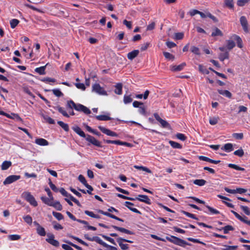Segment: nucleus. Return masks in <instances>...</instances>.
<instances>
[{"label": "nucleus", "mask_w": 250, "mask_h": 250, "mask_svg": "<svg viewBox=\"0 0 250 250\" xmlns=\"http://www.w3.org/2000/svg\"><path fill=\"white\" fill-rule=\"evenodd\" d=\"M21 238V235L19 234H11L8 235V239L11 241L18 240Z\"/></svg>", "instance_id": "nucleus-41"}, {"label": "nucleus", "mask_w": 250, "mask_h": 250, "mask_svg": "<svg viewBox=\"0 0 250 250\" xmlns=\"http://www.w3.org/2000/svg\"><path fill=\"white\" fill-rule=\"evenodd\" d=\"M123 24L125 25L128 29H130L132 28V22L129 21H127L126 20L123 21Z\"/></svg>", "instance_id": "nucleus-62"}, {"label": "nucleus", "mask_w": 250, "mask_h": 250, "mask_svg": "<svg viewBox=\"0 0 250 250\" xmlns=\"http://www.w3.org/2000/svg\"><path fill=\"white\" fill-rule=\"evenodd\" d=\"M100 244L106 248V250H117V248L107 244L106 243L103 241L102 240L100 243Z\"/></svg>", "instance_id": "nucleus-29"}, {"label": "nucleus", "mask_w": 250, "mask_h": 250, "mask_svg": "<svg viewBox=\"0 0 250 250\" xmlns=\"http://www.w3.org/2000/svg\"><path fill=\"white\" fill-rule=\"evenodd\" d=\"M244 152L242 148H240L237 150H236L234 152V154L235 155L238 156L239 157H242L244 155Z\"/></svg>", "instance_id": "nucleus-55"}, {"label": "nucleus", "mask_w": 250, "mask_h": 250, "mask_svg": "<svg viewBox=\"0 0 250 250\" xmlns=\"http://www.w3.org/2000/svg\"><path fill=\"white\" fill-rule=\"evenodd\" d=\"M42 117H43V119H44V120H45V121L46 122L48 123L49 124H55L54 120L53 119H52L51 117L47 116H45V115H42Z\"/></svg>", "instance_id": "nucleus-47"}, {"label": "nucleus", "mask_w": 250, "mask_h": 250, "mask_svg": "<svg viewBox=\"0 0 250 250\" xmlns=\"http://www.w3.org/2000/svg\"><path fill=\"white\" fill-rule=\"evenodd\" d=\"M67 106L70 110L74 108L76 110L81 111L83 105L81 104H76L73 101H70L67 102Z\"/></svg>", "instance_id": "nucleus-4"}, {"label": "nucleus", "mask_w": 250, "mask_h": 250, "mask_svg": "<svg viewBox=\"0 0 250 250\" xmlns=\"http://www.w3.org/2000/svg\"><path fill=\"white\" fill-rule=\"evenodd\" d=\"M134 168L139 169V170H142L143 171H145L148 173H151V171L148 168L143 167V166H134Z\"/></svg>", "instance_id": "nucleus-42"}, {"label": "nucleus", "mask_w": 250, "mask_h": 250, "mask_svg": "<svg viewBox=\"0 0 250 250\" xmlns=\"http://www.w3.org/2000/svg\"><path fill=\"white\" fill-rule=\"evenodd\" d=\"M199 71L202 74H208L209 70L207 69L204 66L199 64L198 65Z\"/></svg>", "instance_id": "nucleus-39"}, {"label": "nucleus", "mask_w": 250, "mask_h": 250, "mask_svg": "<svg viewBox=\"0 0 250 250\" xmlns=\"http://www.w3.org/2000/svg\"><path fill=\"white\" fill-rule=\"evenodd\" d=\"M166 239L169 242H172V243H174V244H176V243H177V239H177V237L176 236H171L170 237L167 236V237H166Z\"/></svg>", "instance_id": "nucleus-52"}, {"label": "nucleus", "mask_w": 250, "mask_h": 250, "mask_svg": "<svg viewBox=\"0 0 250 250\" xmlns=\"http://www.w3.org/2000/svg\"><path fill=\"white\" fill-rule=\"evenodd\" d=\"M101 236L104 238L105 239H106V240L109 241L110 242H111L112 244H114V245H116V243L114 241V240L111 238V237H109L108 236H107L106 235H101Z\"/></svg>", "instance_id": "nucleus-60"}, {"label": "nucleus", "mask_w": 250, "mask_h": 250, "mask_svg": "<svg viewBox=\"0 0 250 250\" xmlns=\"http://www.w3.org/2000/svg\"><path fill=\"white\" fill-rule=\"evenodd\" d=\"M230 38L234 41H235L237 43V46L240 48L243 47V43L241 38L236 34L232 35Z\"/></svg>", "instance_id": "nucleus-14"}, {"label": "nucleus", "mask_w": 250, "mask_h": 250, "mask_svg": "<svg viewBox=\"0 0 250 250\" xmlns=\"http://www.w3.org/2000/svg\"><path fill=\"white\" fill-rule=\"evenodd\" d=\"M97 212L98 213H101L104 215H105V216H107L108 217H109L111 218H113V219H114L116 220H118V221H121V222H124V220L117 216H116L115 215L112 214H111L109 212H105V211H104L103 210H101V209H98L97 210Z\"/></svg>", "instance_id": "nucleus-11"}, {"label": "nucleus", "mask_w": 250, "mask_h": 250, "mask_svg": "<svg viewBox=\"0 0 250 250\" xmlns=\"http://www.w3.org/2000/svg\"><path fill=\"white\" fill-rule=\"evenodd\" d=\"M115 87L114 92L118 95H121L122 93V84L121 83H118L115 85Z\"/></svg>", "instance_id": "nucleus-24"}, {"label": "nucleus", "mask_w": 250, "mask_h": 250, "mask_svg": "<svg viewBox=\"0 0 250 250\" xmlns=\"http://www.w3.org/2000/svg\"><path fill=\"white\" fill-rule=\"evenodd\" d=\"M176 136L178 139H179L182 141H185L187 139V137L185 136L184 134H182V133H177L176 135Z\"/></svg>", "instance_id": "nucleus-63"}, {"label": "nucleus", "mask_w": 250, "mask_h": 250, "mask_svg": "<svg viewBox=\"0 0 250 250\" xmlns=\"http://www.w3.org/2000/svg\"><path fill=\"white\" fill-rule=\"evenodd\" d=\"M190 50L193 53L196 55H199L200 54L199 48L197 47L194 46H191Z\"/></svg>", "instance_id": "nucleus-49"}, {"label": "nucleus", "mask_w": 250, "mask_h": 250, "mask_svg": "<svg viewBox=\"0 0 250 250\" xmlns=\"http://www.w3.org/2000/svg\"><path fill=\"white\" fill-rule=\"evenodd\" d=\"M177 239V243H176V245H177L180 246H184V245L191 246L190 244L187 242L185 240H182L179 238L177 237V239Z\"/></svg>", "instance_id": "nucleus-31"}, {"label": "nucleus", "mask_w": 250, "mask_h": 250, "mask_svg": "<svg viewBox=\"0 0 250 250\" xmlns=\"http://www.w3.org/2000/svg\"><path fill=\"white\" fill-rule=\"evenodd\" d=\"M21 178L20 175H12L8 176L4 181V185L10 184Z\"/></svg>", "instance_id": "nucleus-5"}, {"label": "nucleus", "mask_w": 250, "mask_h": 250, "mask_svg": "<svg viewBox=\"0 0 250 250\" xmlns=\"http://www.w3.org/2000/svg\"><path fill=\"white\" fill-rule=\"evenodd\" d=\"M228 167H229L234 168L237 170H241V171L245 170V169L244 168L240 167L238 166L235 165V164H229L228 165Z\"/></svg>", "instance_id": "nucleus-46"}, {"label": "nucleus", "mask_w": 250, "mask_h": 250, "mask_svg": "<svg viewBox=\"0 0 250 250\" xmlns=\"http://www.w3.org/2000/svg\"><path fill=\"white\" fill-rule=\"evenodd\" d=\"M117 196L121 198L124 199H126V200H130V201H135V199H134V198L126 196L123 194H119V193L117 194Z\"/></svg>", "instance_id": "nucleus-54"}, {"label": "nucleus", "mask_w": 250, "mask_h": 250, "mask_svg": "<svg viewBox=\"0 0 250 250\" xmlns=\"http://www.w3.org/2000/svg\"><path fill=\"white\" fill-rule=\"evenodd\" d=\"M187 239L188 241L192 242H194V243H200V244H201L204 245H206L205 243H204L203 242H201L199 240L197 239H194V238H192L189 237V238H188Z\"/></svg>", "instance_id": "nucleus-59"}, {"label": "nucleus", "mask_w": 250, "mask_h": 250, "mask_svg": "<svg viewBox=\"0 0 250 250\" xmlns=\"http://www.w3.org/2000/svg\"><path fill=\"white\" fill-rule=\"evenodd\" d=\"M219 120V117H214L213 118H210L209 119V122L210 125H215L217 124Z\"/></svg>", "instance_id": "nucleus-45"}, {"label": "nucleus", "mask_w": 250, "mask_h": 250, "mask_svg": "<svg viewBox=\"0 0 250 250\" xmlns=\"http://www.w3.org/2000/svg\"><path fill=\"white\" fill-rule=\"evenodd\" d=\"M134 199H135V200H137L148 205L151 204L150 199L148 198V196L146 195H139L138 197H136Z\"/></svg>", "instance_id": "nucleus-13"}, {"label": "nucleus", "mask_w": 250, "mask_h": 250, "mask_svg": "<svg viewBox=\"0 0 250 250\" xmlns=\"http://www.w3.org/2000/svg\"><path fill=\"white\" fill-rule=\"evenodd\" d=\"M221 149L227 151H231L233 150V145L230 143L226 144Z\"/></svg>", "instance_id": "nucleus-36"}, {"label": "nucleus", "mask_w": 250, "mask_h": 250, "mask_svg": "<svg viewBox=\"0 0 250 250\" xmlns=\"http://www.w3.org/2000/svg\"><path fill=\"white\" fill-rule=\"evenodd\" d=\"M229 54L227 51H225L224 53H220L219 55V59L221 61H224L225 59H229Z\"/></svg>", "instance_id": "nucleus-28"}, {"label": "nucleus", "mask_w": 250, "mask_h": 250, "mask_svg": "<svg viewBox=\"0 0 250 250\" xmlns=\"http://www.w3.org/2000/svg\"><path fill=\"white\" fill-rule=\"evenodd\" d=\"M41 199L43 203L44 204L51 206V205H53L52 202H54V199L53 197H46L45 196H42L41 197Z\"/></svg>", "instance_id": "nucleus-15"}, {"label": "nucleus", "mask_w": 250, "mask_h": 250, "mask_svg": "<svg viewBox=\"0 0 250 250\" xmlns=\"http://www.w3.org/2000/svg\"><path fill=\"white\" fill-rule=\"evenodd\" d=\"M206 181L204 179H196L193 181V183L199 186H203L206 183Z\"/></svg>", "instance_id": "nucleus-33"}, {"label": "nucleus", "mask_w": 250, "mask_h": 250, "mask_svg": "<svg viewBox=\"0 0 250 250\" xmlns=\"http://www.w3.org/2000/svg\"><path fill=\"white\" fill-rule=\"evenodd\" d=\"M127 241V239L122 238L121 237L117 239V242L118 243L120 247L123 250H126L128 249V245L127 244H123V242Z\"/></svg>", "instance_id": "nucleus-12"}, {"label": "nucleus", "mask_w": 250, "mask_h": 250, "mask_svg": "<svg viewBox=\"0 0 250 250\" xmlns=\"http://www.w3.org/2000/svg\"><path fill=\"white\" fill-rule=\"evenodd\" d=\"M186 66V63L183 62L178 65H171L170 66V70L172 71H179L182 70Z\"/></svg>", "instance_id": "nucleus-17"}, {"label": "nucleus", "mask_w": 250, "mask_h": 250, "mask_svg": "<svg viewBox=\"0 0 250 250\" xmlns=\"http://www.w3.org/2000/svg\"><path fill=\"white\" fill-rule=\"evenodd\" d=\"M47 238H46L45 240L50 244L55 247H58L60 243L58 241L54 239V235L52 233H48L47 234Z\"/></svg>", "instance_id": "nucleus-2"}, {"label": "nucleus", "mask_w": 250, "mask_h": 250, "mask_svg": "<svg viewBox=\"0 0 250 250\" xmlns=\"http://www.w3.org/2000/svg\"><path fill=\"white\" fill-rule=\"evenodd\" d=\"M47 65V64H46L44 66H41L40 67L36 68L35 69V71L37 73L40 74V75H42V74H45V68H46V66Z\"/></svg>", "instance_id": "nucleus-32"}, {"label": "nucleus", "mask_w": 250, "mask_h": 250, "mask_svg": "<svg viewBox=\"0 0 250 250\" xmlns=\"http://www.w3.org/2000/svg\"><path fill=\"white\" fill-rule=\"evenodd\" d=\"M20 21L16 19H12L10 21V26L12 28H15L19 23Z\"/></svg>", "instance_id": "nucleus-40"}, {"label": "nucleus", "mask_w": 250, "mask_h": 250, "mask_svg": "<svg viewBox=\"0 0 250 250\" xmlns=\"http://www.w3.org/2000/svg\"><path fill=\"white\" fill-rule=\"evenodd\" d=\"M250 0H238L237 1V4L239 6H244L246 3H248Z\"/></svg>", "instance_id": "nucleus-51"}, {"label": "nucleus", "mask_w": 250, "mask_h": 250, "mask_svg": "<svg viewBox=\"0 0 250 250\" xmlns=\"http://www.w3.org/2000/svg\"><path fill=\"white\" fill-rule=\"evenodd\" d=\"M53 205H51V206L54 207L55 208H56L57 210H60L62 209V205L59 202H55L54 201V202H52Z\"/></svg>", "instance_id": "nucleus-48"}, {"label": "nucleus", "mask_w": 250, "mask_h": 250, "mask_svg": "<svg viewBox=\"0 0 250 250\" xmlns=\"http://www.w3.org/2000/svg\"><path fill=\"white\" fill-rule=\"evenodd\" d=\"M84 237L85 239L91 241H96L97 243L100 244V243L101 241V239L98 236H94L93 237H89L88 234H85Z\"/></svg>", "instance_id": "nucleus-25"}, {"label": "nucleus", "mask_w": 250, "mask_h": 250, "mask_svg": "<svg viewBox=\"0 0 250 250\" xmlns=\"http://www.w3.org/2000/svg\"><path fill=\"white\" fill-rule=\"evenodd\" d=\"M223 229L224 230V232L225 234H227L229 233V230H233L234 228L232 226L230 225H227L221 229H219L220 230Z\"/></svg>", "instance_id": "nucleus-35"}, {"label": "nucleus", "mask_w": 250, "mask_h": 250, "mask_svg": "<svg viewBox=\"0 0 250 250\" xmlns=\"http://www.w3.org/2000/svg\"><path fill=\"white\" fill-rule=\"evenodd\" d=\"M73 130L77 133L78 134H79L80 136L82 137L85 138L86 135H85V133L82 130V129L78 126H75L73 127Z\"/></svg>", "instance_id": "nucleus-22"}, {"label": "nucleus", "mask_w": 250, "mask_h": 250, "mask_svg": "<svg viewBox=\"0 0 250 250\" xmlns=\"http://www.w3.org/2000/svg\"><path fill=\"white\" fill-rule=\"evenodd\" d=\"M85 139L86 141L90 142L91 144H93V145L98 146V147H101V143L99 141H98L97 140H96L94 137L91 136L89 135H87Z\"/></svg>", "instance_id": "nucleus-8"}, {"label": "nucleus", "mask_w": 250, "mask_h": 250, "mask_svg": "<svg viewBox=\"0 0 250 250\" xmlns=\"http://www.w3.org/2000/svg\"><path fill=\"white\" fill-rule=\"evenodd\" d=\"M21 197L28 202L31 206L36 207L38 206V203L34 197L29 191H24L21 194Z\"/></svg>", "instance_id": "nucleus-1"}, {"label": "nucleus", "mask_w": 250, "mask_h": 250, "mask_svg": "<svg viewBox=\"0 0 250 250\" xmlns=\"http://www.w3.org/2000/svg\"><path fill=\"white\" fill-rule=\"evenodd\" d=\"M52 213L53 216L58 220H61L62 219V215L61 213L53 211Z\"/></svg>", "instance_id": "nucleus-57"}, {"label": "nucleus", "mask_w": 250, "mask_h": 250, "mask_svg": "<svg viewBox=\"0 0 250 250\" xmlns=\"http://www.w3.org/2000/svg\"><path fill=\"white\" fill-rule=\"evenodd\" d=\"M78 180L85 186L86 185V184H87L86 180H85L84 177L82 175H80L78 176Z\"/></svg>", "instance_id": "nucleus-53"}, {"label": "nucleus", "mask_w": 250, "mask_h": 250, "mask_svg": "<svg viewBox=\"0 0 250 250\" xmlns=\"http://www.w3.org/2000/svg\"><path fill=\"white\" fill-rule=\"evenodd\" d=\"M12 165V163L10 161H4L1 166V168L3 170L7 169Z\"/></svg>", "instance_id": "nucleus-26"}, {"label": "nucleus", "mask_w": 250, "mask_h": 250, "mask_svg": "<svg viewBox=\"0 0 250 250\" xmlns=\"http://www.w3.org/2000/svg\"><path fill=\"white\" fill-rule=\"evenodd\" d=\"M163 54L165 58L168 60L173 61L175 59L174 56L168 52H164Z\"/></svg>", "instance_id": "nucleus-37"}, {"label": "nucleus", "mask_w": 250, "mask_h": 250, "mask_svg": "<svg viewBox=\"0 0 250 250\" xmlns=\"http://www.w3.org/2000/svg\"><path fill=\"white\" fill-rule=\"evenodd\" d=\"M23 219L24 221L28 225H31L32 223V218L29 215H27L23 216Z\"/></svg>", "instance_id": "nucleus-44"}, {"label": "nucleus", "mask_w": 250, "mask_h": 250, "mask_svg": "<svg viewBox=\"0 0 250 250\" xmlns=\"http://www.w3.org/2000/svg\"><path fill=\"white\" fill-rule=\"evenodd\" d=\"M98 128L103 133H104L108 136H115V137L118 136V135L116 133L113 132L108 129L105 128L104 127L99 126L98 127Z\"/></svg>", "instance_id": "nucleus-10"}, {"label": "nucleus", "mask_w": 250, "mask_h": 250, "mask_svg": "<svg viewBox=\"0 0 250 250\" xmlns=\"http://www.w3.org/2000/svg\"><path fill=\"white\" fill-rule=\"evenodd\" d=\"M37 232L39 235L42 236H44L46 235L44 229L39 224H37Z\"/></svg>", "instance_id": "nucleus-21"}, {"label": "nucleus", "mask_w": 250, "mask_h": 250, "mask_svg": "<svg viewBox=\"0 0 250 250\" xmlns=\"http://www.w3.org/2000/svg\"><path fill=\"white\" fill-rule=\"evenodd\" d=\"M218 92L220 94L225 95L229 98H230L231 97V93L228 90H223L219 89L218 90Z\"/></svg>", "instance_id": "nucleus-30"}, {"label": "nucleus", "mask_w": 250, "mask_h": 250, "mask_svg": "<svg viewBox=\"0 0 250 250\" xmlns=\"http://www.w3.org/2000/svg\"><path fill=\"white\" fill-rule=\"evenodd\" d=\"M48 180H49L48 184H49V186H50V188H51V189L55 192H57L59 191L61 192V193L62 194V188L59 189L56 187V186L54 184H53V183L52 182V181L50 178L48 179Z\"/></svg>", "instance_id": "nucleus-18"}, {"label": "nucleus", "mask_w": 250, "mask_h": 250, "mask_svg": "<svg viewBox=\"0 0 250 250\" xmlns=\"http://www.w3.org/2000/svg\"><path fill=\"white\" fill-rule=\"evenodd\" d=\"M35 143L41 146H45L48 145V142L43 138H38L35 140Z\"/></svg>", "instance_id": "nucleus-19"}, {"label": "nucleus", "mask_w": 250, "mask_h": 250, "mask_svg": "<svg viewBox=\"0 0 250 250\" xmlns=\"http://www.w3.org/2000/svg\"><path fill=\"white\" fill-rule=\"evenodd\" d=\"M224 189L227 192H229V193H231V194H235L236 193L242 194V193H245L247 191V190L246 189L240 188H237L236 189H230L227 187H225L224 188Z\"/></svg>", "instance_id": "nucleus-7"}, {"label": "nucleus", "mask_w": 250, "mask_h": 250, "mask_svg": "<svg viewBox=\"0 0 250 250\" xmlns=\"http://www.w3.org/2000/svg\"><path fill=\"white\" fill-rule=\"evenodd\" d=\"M240 22L245 32H248V21L245 16H241L240 18Z\"/></svg>", "instance_id": "nucleus-9"}, {"label": "nucleus", "mask_w": 250, "mask_h": 250, "mask_svg": "<svg viewBox=\"0 0 250 250\" xmlns=\"http://www.w3.org/2000/svg\"><path fill=\"white\" fill-rule=\"evenodd\" d=\"M225 5L229 9H233L234 7L233 0H224Z\"/></svg>", "instance_id": "nucleus-34"}, {"label": "nucleus", "mask_w": 250, "mask_h": 250, "mask_svg": "<svg viewBox=\"0 0 250 250\" xmlns=\"http://www.w3.org/2000/svg\"><path fill=\"white\" fill-rule=\"evenodd\" d=\"M153 115L156 120L161 124V126L163 127L171 129V126L166 121L161 118L157 113H155L153 114Z\"/></svg>", "instance_id": "nucleus-3"}, {"label": "nucleus", "mask_w": 250, "mask_h": 250, "mask_svg": "<svg viewBox=\"0 0 250 250\" xmlns=\"http://www.w3.org/2000/svg\"><path fill=\"white\" fill-rule=\"evenodd\" d=\"M96 118L100 121H107L111 119L110 117L104 115L96 116Z\"/></svg>", "instance_id": "nucleus-38"}, {"label": "nucleus", "mask_w": 250, "mask_h": 250, "mask_svg": "<svg viewBox=\"0 0 250 250\" xmlns=\"http://www.w3.org/2000/svg\"><path fill=\"white\" fill-rule=\"evenodd\" d=\"M93 91L100 95H106V92L102 87L99 84H95L92 86Z\"/></svg>", "instance_id": "nucleus-6"}, {"label": "nucleus", "mask_w": 250, "mask_h": 250, "mask_svg": "<svg viewBox=\"0 0 250 250\" xmlns=\"http://www.w3.org/2000/svg\"><path fill=\"white\" fill-rule=\"evenodd\" d=\"M223 34L222 32L218 28L215 27L213 29V31L211 33V36L216 37V36H223Z\"/></svg>", "instance_id": "nucleus-23"}, {"label": "nucleus", "mask_w": 250, "mask_h": 250, "mask_svg": "<svg viewBox=\"0 0 250 250\" xmlns=\"http://www.w3.org/2000/svg\"><path fill=\"white\" fill-rule=\"evenodd\" d=\"M182 212L189 217H190V218L195 219V220H198V218L193 214H191L190 213H189L188 212H187V211H184V210L182 211Z\"/></svg>", "instance_id": "nucleus-56"}, {"label": "nucleus", "mask_w": 250, "mask_h": 250, "mask_svg": "<svg viewBox=\"0 0 250 250\" xmlns=\"http://www.w3.org/2000/svg\"><path fill=\"white\" fill-rule=\"evenodd\" d=\"M139 53L138 50H134L127 54V58L129 60H132L138 56Z\"/></svg>", "instance_id": "nucleus-20"}, {"label": "nucleus", "mask_w": 250, "mask_h": 250, "mask_svg": "<svg viewBox=\"0 0 250 250\" xmlns=\"http://www.w3.org/2000/svg\"><path fill=\"white\" fill-rule=\"evenodd\" d=\"M112 227L113 228H114V229H115L116 230L120 231L122 232L125 233L130 234V235L134 234V233L132 231H131L128 229H125L124 228H121V227H117V226H114V225L112 226Z\"/></svg>", "instance_id": "nucleus-16"}, {"label": "nucleus", "mask_w": 250, "mask_h": 250, "mask_svg": "<svg viewBox=\"0 0 250 250\" xmlns=\"http://www.w3.org/2000/svg\"><path fill=\"white\" fill-rule=\"evenodd\" d=\"M169 143L171 145V146L173 148L179 149L182 148V146L178 143L172 141H170L169 142Z\"/></svg>", "instance_id": "nucleus-43"}, {"label": "nucleus", "mask_w": 250, "mask_h": 250, "mask_svg": "<svg viewBox=\"0 0 250 250\" xmlns=\"http://www.w3.org/2000/svg\"><path fill=\"white\" fill-rule=\"evenodd\" d=\"M224 248H222V250H234L236 248H237V246H227V245H224L223 246Z\"/></svg>", "instance_id": "nucleus-50"}, {"label": "nucleus", "mask_w": 250, "mask_h": 250, "mask_svg": "<svg viewBox=\"0 0 250 250\" xmlns=\"http://www.w3.org/2000/svg\"><path fill=\"white\" fill-rule=\"evenodd\" d=\"M241 208L247 215H250V211L249 210V208L248 207L241 206Z\"/></svg>", "instance_id": "nucleus-61"}, {"label": "nucleus", "mask_w": 250, "mask_h": 250, "mask_svg": "<svg viewBox=\"0 0 250 250\" xmlns=\"http://www.w3.org/2000/svg\"><path fill=\"white\" fill-rule=\"evenodd\" d=\"M226 42L227 48L229 50L232 49L235 46V43L233 40H232L231 38L230 40H227Z\"/></svg>", "instance_id": "nucleus-27"}, {"label": "nucleus", "mask_w": 250, "mask_h": 250, "mask_svg": "<svg viewBox=\"0 0 250 250\" xmlns=\"http://www.w3.org/2000/svg\"><path fill=\"white\" fill-rule=\"evenodd\" d=\"M206 208H208L209 211L212 214H219L220 212L219 211L217 210L216 209L210 207V206L207 205Z\"/></svg>", "instance_id": "nucleus-58"}, {"label": "nucleus", "mask_w": 250, "mask_h": 250, "mask_svg": "<svg viewBox=\"0 0 250 250\" xmlns=\"http://www.w3.org/2000/svg\"><path fill=\"white\" fill-rule=\"evenodd\" d=\"M132 101V99L129 96H125L124 99V102L125 104H128Z\"/></svg>", "instance_id": "nucleus-64"}]
</instances>
